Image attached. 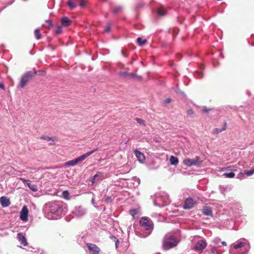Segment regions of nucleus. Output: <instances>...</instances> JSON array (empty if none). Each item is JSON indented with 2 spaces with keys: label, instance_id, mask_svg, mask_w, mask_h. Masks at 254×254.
Instances as JSON below:
<instances>
[{
  "label": "nucleus",
  "instance_id": "f257e3e1",
  "mask_svg": "<svg viewBox=\"0 0 254 254\" xmlns=\"http://www.w3.org/2000/svg\"><path fill=\"white\" fill-rule=\"evenodd\" d=\"M49 210L51 213L56 217H60L67 211V205L62 201H52L47 204Z\"/></svg>",
  "mask_w": 254,
  "mask_h": 254
},
{
  "label": "nucleus",
  "instance_id": "f03ea898",
  "mask_svg": "<svg viewBox=\"0 0 254 254\" xmlns=\"http://www.w3.org/2000/svg\"><path fill=\"white\" fill-rule=\"evenodd\" d=\"M153 201L154 205L159 207H164L171 202L168 194L164 191L156 192L153 198Z\"/></svg>",
  "mask_w": 254,
  "mask_h": 254
},
{
  "label": "nucleus",
  "instance_id": "7ed1b4c3",
  "mask_svg": "<svg viewBox=\"0 0 254 254\" xmlns=\"http://www.w3.org/2000/svg\"><path fill=\"white\" fill-rule=\"evenodd\" d=\"M178 241L173 236L166 235L163 243V247L164 250H169L176 247L178 244Z\"/></svg>",
  "mask_w": 254,
  "mask_h": 254
},
{
  "label": "nucleus",
  "instance_id": "20e7f679",
  "mask_svg": "<svg viewBox=\"0 0 254 254\" xmlns=\"http://www.w3.org/2000/svg\"><path fill=\"white\" fill-rule=\"evenodd\" d=\"M36 74L34 71H28L23 74L21 78L19 85L17 86L18 88H23L26 86L28 81Z\"/></svg>",
  "mask_w": 254,
  "mask_h": 254
},
{
  "label": "nucleus",
  "instance_id": "39448f33",
  "mask_svg": "<svg viewBox=\"0 0 254 254\" xmlns=\"http://www.w3.org/2000/svg\"><path fill=\"white\" fill-rule=\"evenodd\" d=\"M151 217L153 219H151L148 217L144 216V222H153V221H156L158 222H163L165 220L164 216L156 213H153L151 215Z\"/></svg>",
  "mask_w": 254,
  "mask_h": 254
},
{
  "label": "nucleus",
  "instance_id": "423d86ee",
  "mask_svg": "<svg viewBox=\"0 0 254 254\" xmlns=\"http://www.w3.org/2000/svg\"><path fill=\"white\" fill-rule=\"evenodd\" d=\"M183 163L187 167H191L192 166H199L201 164V162L199 161V157L198 156H196L193 159L190 158L184 159Z\"/></svg>",
  "mask_w": 254,
  "mask_h": 254
},
{
  "label": "nucleus",
  "instance_id": "0eeeda50",
  "mask_svg": "<svg viewBox=\"0 0 254 254\" xmlns=\"http://www.w3.org/2000/svg\"><path fill=\"white\" fill-rule=\"evenodd\" d=\"M196 203V201L192 197H190L185 199L183 208L184 209H190L194 207Z\"/></svg>",
  "mask_w": 254,
  "mask_h": 254
},
{
  "label": "nucleus",
  "instance_id": "6e6552de",
  "mask_svg": "<svg viewBox=\"0 0 254 254\" xmlns=\"http://www.w3.org/2000/svg\"><path fill=\"white\" fill-rule=\"evenodd\" d=\"M19 179L22 181L33 191H37L38 190L37 186L32 184L30 180L25 179L23 178H19Z\"/></svg>",
  "mask_w": 254,
  "mask_h": 254
},
{
  "label": "nucleus",
  "instance_id": "1a4fd4ad",
  "mask_svg": "<svg viewBox=\"0 0 254 254\" xmlns=\"http://www.w3.org/2000/svg\"><path fill=\"white\" fill-rule=\"evenodd\" d=\"M90 254H99L100 249L95 244L88 243L86 245Z\"/></svg>",
  "mask_w": 254,
  "mask_h": 254
},
{
  "label": "nucleus",
  "instance_id": "9d476101",
  "mask_svg": "<svg viewBox=\"0 0 254 254\" xmlns=\"http://www.w3.org/2000/svg\"><path fill=\"white\" fill-rule=\"evenodd\" d=\"M129 213L134 219H138L141 214V209L137 207L129 210Z\"/></svg>",
  "mask_w": 254,
  "mask_h": 254
},
{
  "label": "nucleus",
  "instance_id": "9b49d317",
  "mask_svg": "<svg viewBox=\"0 0 254 254\" xmlns=\"http://www.w3.org/2000/svg\"><path fill=\"white\" fill-rule=\"evenodd\" d=\"M72 213L77 217H81L83 216L85 213V209L81 206H76L74 210L72 211Z\"/></svg>",
  "mask_w": 254,
  "mask_h": 254
},
{
  "label": "nucleus",
  "instance_id": "f8f14e48",
  "mask_svg": "<svg viewBox=\"0 0 254 254\" xmlns=\"http://www.w3.org/2000/svg\"><path fill=\"white\" fill-rule=\"evenodd\" d=\"M29 210L26 205H24L20 212V218L23 221H27L28 220Z\"/></svg>",
  "mask_w": 254,
  "mask_h": 254
},
{
  "label": "nucleus",
  "instance_id": "ddd939ff",
  "mask_svg": "<svg viewBox=\"0 0 254 254\" xmlns=\"http://www.w3.org/2000/svg\"><path fill=\"white\" fill-rule=\"evenodd\" d=\"M96 150H97V149H95L91 151L87 152L86 153L76 158L74 160L76 163L77 164L78 163L80 162L85 160L86 158L91 155Z\"/></svg>",
  "mask_w": 254,
  "mask_h": 254
},
{
  "label": "nucleus",
  "instance_id": "4468645a",
  "mask_svg": "<svg viewBox=\"0 0 254 254\" xmlns=\"http://www.w3.org/2000/svg\"><path fill=\"white\" fill-rule=\"evenodd\" d=\"M207 244L204 240L198 241L194 245L193 249L196 251H201L205 248Z\"/></svg>",
  "mask_w": 254,
  "mask_h": 254
},
{
  "label": "nucleus",
  "instance_id": "2eb2a0df",
  "mask_svg": "<svg viewBox=\"0 0 254 254\" xmlns=\"http://www.w3.org/2000/svg\"><path fill=\"white\" fill-rule=\"evenodd\" d=\"M17 239L21 245L24 246L27 245V240L25 236H24L22 233L20 232L17 234Z\"/></svg>",
  "mask_w": 254,
  "mask_h": 254
},
{
  "label": "nucleus",
  "instance_id": "dca6fc26",
  "mask_svg": "<svg viewBox=\"0 0 254 254\" xmlns=\"http://www.w3.org/2000/svg\"><path fill=\"white\" fill-rule=\"evenodd\" d=\"M0 202L3 207H7L10 204L9 199L5 196H1L0 198Z\"/></svg>",
  "mask_w": 254,
  "mask_h": 254
},
{
  "label": "nucleus",
  "instance_id": "f3484780",
  "mask_svg": "<svg viewBox=\"0 0 254 254\" xmlns=\"http://www.w3.org/2000/svg\"><path fill=\"white\" fill-rule=\"evenodd\" d=\"M202 212L204 215L207 216H212V212L210 207L204 206L202 209Z\"/></svg>",
  "mask_w": 254,
  "mask_h": 254
},
{
  "label": "nucleus",
  "instance_id": "a211bd4d",
  "mask_svg": "<svg viewBox=\"0 0 254 254\" xmlns=\"http://www.w3.org/2000/svg\"><path fill=\"white\" fill-rule=\"evenodd\" d=\"M128 79H133L136 81H140L141 80V76L137 75L133 73L129 72L128 76L127 77Z\"/></svg>",
  "mask_w": 254,
  "mask_h": 254
},
{
  "label": "nucleus",
  "instance_id": "6ab92c4d",
  "mask_svg": "<svg viewBox=\"0 0 254 254\" xmlns=\"http://www.w3.org/2000/svg\"><path fill=\"white\" fill-rule=\"evenodd\" d=\"M157 13L159 16H164L166 15L167 12L165 8L162 6H159L157 9Z\"/></svg>",
  "mask_w": 254,
  "mask_h": 254
},
{
  "label": "nucleus",
  "instance_id": "aec40b11",
  "mask_svg": "<svg viewBox=\"0 0 254 254\" xmlns=\"http://www.w3.org/2000/svg\"><path fill=\"white\" fill-rule=\"evenodd\" d=\"M134 154L138 161L143 163V153L136 149L134 150Z\"/></svg>",
  "mask_w": 254,
  "mask_h": 254
},
{
  "label": "nucleus",
  "instance_id": "412c9836",
  "mask_svg": "<svg viewBox=\"0 0 254 254\" xmlns=\"http://www.w3.org/2000/svg\"><path fill=\"white\" fill-rule=\"evenodd\" d=\"M71 23V21L66 17L62 18L61 19V24L63 26H68Z\"/></svg>",
  "mask_w": 254,
  "mask_h": 254
},
{
  "label": "nucleus",
  "instance_id": "4be33fe9",
  "mask_svg": "<svg viewBox=\"0 0 254 254\" xmlns=\"http://www.w3.org/2000/svg\"><path fill=\"white\" fill-rule=\"evenodd\" d=\"M170 162L171 165L176 166L179 163L178 158L174 156H171L170 158Z\"/></svg>",
  "mask_w": 254,
  "mask_h": 254
},
{
  "label": "nucleus",
  "instance_id": "5701e85b",
  "mask_svg": "<svg viewBox=\"0 0 254 254\" xmlns=\"http://www.w3.org/2000/svg\"><path fill=\"white\" fill-rule=\"evenodd\" d=\"M194 76L197 79H201L203 76V74L201 71H196L194 73Z\"/></svg>",
  "mask_w": 254,
  "mask_h": 254
},
{
  "label": "nucleus",
  "instance_id": "b1692460",
  "mask_svg": "<svg viewBox=\"0 0 254 254\" xmlns=\"http://www.w3.org/2000/svg\"><path fill=\"white\" fill-rule=\"evenodd\" d=\"M122 8V6H117L112 10V12L114 14H117L121 11Z\"/></svg>",
  "mask_w": 254,
  "mask_h": 254
},
{
  "label": "nucleus",
  "instance_id": "393cba45",
  "mask_svg": "<svg viewBox=\"0 0 254 254\" xmlns=\"http://www.w3.org/2000/svg\"><path fill=\"white\" fill-rule=\"evenodd\" d=\"M226 123H225L224 124V127L222 129H219V128H214L213 130V132L215 134H218L221 131L225 130L226 129Z\"/></svg>",
  "mask_w": 254,
  "mask_h": 254
},
{
  "label": "nucleus",
  "instance_id": "a878e982",
  "mask_svg": "<svg viewBox=\"0 0 254 254\" xmlns=\"http://www.w3.org/2000/svg\"><path fill=\"white\" fill-rule=\"evenodd\" d=\"M76 164H77L76 163V162H75L74 159L72 160L68 161L65 162V165L66 166H74Z\"/></svg>",
  "mask_w": 254,
  "mask_h": 254
},
{
  "label": "nucleus",
  "instance_id": "bb28decb",
  "mask_svg": "<svg viewBox=\"0 0 254 254\" xmlns=\"http://www.w3.org/2000/svg\"><path fill=\"white\" fill-rule=\"evenodd\" d=\"M223 175L226 178H233L235 177V174L233 172H231L230 173H225Z\"/></svg>",
  "mask_w": 254,
  "mask_h": 254
},
{
  "label": "nucleus",
  "instance_id": "cd10ccee",
  "mask_svg": "<svg viewBox=\"0 0 254 254\" xmlns=\"http://www.w3.org/2000/svg\"><path fill=\"white\" fill-rule=\"evenodd\" d=\"M67 4L70 9H73L76 6V3L72 1L71 0H68L67 1Z\"/></svg>",
  "mask_w": 254,
  "mask_h": 254
},
{
  "label": "nucleus",
  "instance_id": "c85d7f7f",
  "mask_svg": "<svg viewBox=\"0 0 254 254\" xmlns=\"http://www.w3.org/2000/svg\"><path fill=\"white\" fill-rule=\"evenodd\" d=\"M62 196L66 199H70V197H69V193L68 192V191L67 190H64L63 192H62Z\"/></svg>",
  "mask_w": 254,
  "mask_h": 254
},
{
  "label": "nucleus",
  "instance_id": "c756f323",
  "mask_svg": "<svg viewBox=\"0 0 254 254\" xmlns=\"http://www.w3.org/2000/svg\"><path fill=\"white\" fill-rule=\"evenodd\" d=\"M34 33L37 39H40L41 38V35L39 29H35Z\"/></svg>",
  "mask_w": 254,
  "mask_h": 254
},
{
  "label": "nucleus",
  "instance_id": "7c9ffc66",
  "mask_svg": "<svg viewBox=\"0 0 254 254\" xmlns=\"http://www.w3.org/2000/svg\"><path fill=\"white\" fill-rule=\"evenodd\" d=\"M245 245V244L244 242H239L238 244L235 245L234 246V248L235 249H238L239 248H241L244 247Z\"/></svg>",
  "mask_w": 254,
  "mask_h": 254
},
{
  "label": "nucleus",
  "instance_id": "2f4dec72",
  "mask_svg": "<svg viewBox=\"0 0 254 254\" xmlns=\"http://www.w3.org/2000/svg\"><path fill=\"white\" fill-rule=\"evenodd\" d=\"M129 72H127V71H124V72H120L119 73V75L121 77H125V78H127L128 77V74H129Z\"/></svg>",
  "mask_w": 254,
  "mask_h": 254
},
{
  "label": "nucleus",
  "instance_id": "473e14b6",
  "mask_svg": "<svg viewBox=\"0 0 254 254\" xmlns=\"http://www.w3.org/2000/svg\"><path fill=\"white\" fill-rule=\"evenodd\" d=\"M152 224H153V223H144V229L147 231L149 230L150 228H152Z\"/></svg>",
  "mask_w": 254,
  "mask_h": 254
},
{
  "label": "nucleus",
  "instance_id": "72a5a7b5",
  "mask_svg": "<svg viewBox=\"0 0 254 254\" xmlns=\"http://www.w3.org/2000/svg\"><path fill=\"white\" fill-rule=\"evenodd\" d=\"M46 26L48 27V28H51V27H52L53 26V22L50 20H46Z\"/></svg>",
  "mask_w": 254,
  "mask_h": 254
},
{
  "label": "nucleus",
  "instance_id": "f704fd0d",
  "mask_svg": "<svg viewBox=\"0 0 254 254\" xmlns=\"http://www.w3.org/2000/svg\"><path fill=\"white\" fill-rule=\"evenodd\" d=\"M254 173V169H252V170H249V171H245V174H246L248 176H252Z\"/></svg>",
  "mask_w": 254,
  "mask_h": 254
},
{
  "label": "nucleus",
  "instance_id": "c9c22d12",
  "mask_svg": "<svg viewBox=\"0 0 254 254\" xmlns=\"http://www.w3.org/2000/svg\"><path fill=\"white\" fill-rule=\"evenodd\" d=\"M112 239H114V240L115 241L116 248H117L118 247V245L119 244V242L118 239L114 236H112Z\"/></svg>",
  "mask_w": 254,
  "mask_h": 254
},
{
  "label": "nucleus",
  "instance_id": "e433bc0d",
  "mask_svg": "<svg viewBox=\"0 0 254 254\" xmlns=\"http://www.w3.org/2000/svg\"><path fill=\"white\" fill-rule=\"evenodd\" d=\"M111 28V24L110 23H108L107 27L105 28L104 30L105 32H108L110 31Z\"/></svg>",
  "mask_w": 254,
  "mask_h": 254
},
{
  "label": "nucleus",
  "instance_id": "4c0bfd02",
  "mask_svg": "<svg viewBox=\"0 0 254 254\" xmlns=\"http://www.w3.org/2000/svg\"><path fill=\"white\" fill-rule=\"evenodd\" d=\"M62 32V26H58L55 31V33L56 34H61Z\"/></svg>",
  "mask_w": 254,
  "mask_h": 254
},
{
  "label": "nucleus",
  "instance_id": "58836bf2",
  "mask_svg": "<svg viewBox=\"0 0 254 254\" xmlns=\"http://www.w3.org/2000/svg\"><path fill=\"white\" fill-rule=\"evenodd\" d=\"M228 169L232 171H236L237 170V167L236 166H231L227 167Z\"/></svg>",
  "mask_w": 254,
  "mask_h": 254
},
{
  "label": "nucleus",
  "instance_id": "ea45409f",
  "mask_svg": "<svg viewBox=\"0 0 254 254\" xmlns=\"http://www.w3.org/2000/svg\"><path fill=\"white\" fill-rule=\"evenodd\" d=\"M41 138L43 139L44 140H46L47 141H50V140H53V137H50L47 136H41Z\"/></svg>",
  "mask_w": 254,
  "mask_h": 254
},
{
  "label": "nucleus",
  "instance_id": "a19ab883",
  "mask_svg": "<svg viewBox=\"0 0 254 254\" xmlns=\"http://www.w3.org/2000/svg\"><path fill=\"white\" fill-rule=\"evenodd\" d=\"M101 173H98L97 174H95L93 177V179H92V183H94L96 182V180H97V178L99 176V174H100Z\"/></svg>",
  "mask_w": 254,
  "mask_h": 254
},
{
  "label": "nucleus",
  "instance_id": "79ce46f5",
  "mask_svg": "<svg viewBox=\"0 0 254 254\" xmlns=\"http://www.w3.org/2000/svg\"><path fill=\"white\" fill-rule=\"evenodd\" d=\"M137 41L140 46H143V39L141 37H138L137 39Z\"/></svg>",
  "mask_w": 254,
  "mask_h": 254
},
{
  "label": "nucleus",
  "instance_id": "37998d69",
  "mask_svg": "<svg viewBox=\"0 0 254 254\" xmlns=\"http://www.w3.org/2000/svg\"><path fill=\"white\" fill-rule=\"evenodd\" d=\"M209 109H208L207 107H203V109H202V111L203 112H204L205 113H207L208 114L209 113Z\"/></svg>",
  "mask_w": 254,
  "mask_h": 254
},
{
  "label": "nucleus",
  "instance_id": "c03bdc74",
  "mask_svg": "<svg viewBox=\"0 0 254 254\" xmlns=\"http://www.w3.org/2000/svg\"><path fill=\"white\" fill-rule=\"evenodd\" d=\"M193 114V111L191 109H189L187 111V114L188 116H191Z\"/></svg>",
  "mask_w": 254,
  "mask_h": 254
},
{
  "label": "nucleus",
  "instance_id": "a18cd8bd",
  "mask_svg": "<svg viewBox=\"0 0 254 254\" xmlns=\"http://www.w3.org/2000/svg\"><path fill=\"white\" fill-rule=\"evenodd\" d=\"M171 101V99L169 98H166L165 100H164V103L165 104H167L168 103H170Z\"/></svg>",
  "mask_w": 254,
  "mask_h": 254
},
{
  "label": "nucleus",
  "instance_id": "49530a36",
  "mask_svg": "<svg viewBox=\"0 0 254 254\" xmlns=\"http://www.w3.org/2000/svg\"><path fill=\"white\" fill-rule=\"evenodd\" d=\"M111 201V196H107L105 199V201L107 203L110 202Z\"/></svg>",
  "mask_w": 254,
  "mask_h": 254
},
{
  "label": "nucleus",
  "instance_id": "de8ad7c7",
  "mask_svg": "<svg viewBox=\"0 0 254 254\" xmlns=\"http://www.w3.org/2000/svg\"><path fill=\"white\" fill-rule=\"evenodd\" d=\"M135 120L136 121H137V122L138 123H139L140 124H143V120L142 119H139V118H135Z\"/></svg>",
  "mask_w": 254,
  "mask_h": 254
},
{
  "label": "nucleus",
  "instance_id": "09e8293b",
  "mask_svg": "<svg viewBox=\"0 0 254 254\" xmlns=\"http://www.w3.org/2000/svg\"><path fill=\"white\" fill-rule=\"evenodd\" d=\"M15 0H11L10 1L7 3L6 5L4 6V8L6 7L8 5H10L13 3Z\"/></svg>",
  "mask_w": 254,
  "mask_h": 254
},
{
  "label": "nucleus",
  "instance_id": "8fccbe9b",
  "mask_svg": "<svg viewBox=\"0 0 254 254\" xmlns=\"http://www.w3.org/2000/svg\"><path fill=\"white\" fill-rule=\"evenodd\" d=\"M153 141L156 142H160V138H157V137H154L153 138Z\"/></svg>",
  "mask_w": 254,
  "mask_h": 254
},
{
  "label": "nucleus",
  "instance_id": "3c124183",
  "mask_svg": "<svg viewBox=\"0 0 254 254\" xmlns=\"http://www.w3.org/2000/svg\"><path fill=\"white\" fill-rule=\"evenodd\" d=\"M79 5L81 6H84L85 5V3L84 1H81L80 3H79Z\"/></svg>",
  "mask_w": 254,
  "mask_h": 254
},
{
  "label": "nucleus",
  "instance_id": "603ef678",
  "mask_svg": "<svg viewBox=\"0 0 254 254\" xmlns=\"http://www.w3.org/2000/svg\"><path fill=\"white\" fill-rule=\"evenodd\" d=\"M0 88L3 90H5V87L3 83H0Z\"/></svg>",
  "mask_w": 254,
  "mask_h": 254
},
{
  "label": "nucleus",
  "instance_id": "864d4df0",
  "mask_svg": "<svg viewBox=\"0 0 254 254\" xmlns=\"http://www.w3.org/2000/svg\"><path fill=\"white\" fill-rule=\"evenodd\" d=\"M150 234V232H144V234H143V236H144V237L146 236H148L149 234Z\"/></svg>",
  "mask_w": 254,
  "mask_h": 254
},
{
  "label": "nucleus",
  "instance_id": "5fc2aeb1",
  "mask_svg": "<svg viewBox=\"0 0 254 254\" xmlns=\"http://www.w3.org/2000/svg\"><path fill=\"white\" fill-rule=\"evenodd\" d=\"M222 245H223V246H227V243H226V242H222Z\"/></svg>",
  "mask_w": 254,
  "mask_h": 254
},
{
  "label": "nucleus",
  "instance_id": "6e6d98bb",
  "mask_svg": "<svg viewBox=\"0 0 254 254\" xmlns=\"http://www.w3.org/2000/svg\"><path fill=\"white\" fill-rule=\"evenodd\" d=\"M141 6H142V4H139L138 5V6L137 7V8L138 9V8H140Z\"/></svg>",
  "mask_w": 254,
  "mask_h": 254
},
{
  "label": "nucleus",
  "instance_id": "4d7b16f0",
  "mask_svg": "<svg viewBox=\"0 0 254 254\" xmlns=\"http://www.w3.org/2000/svg\"><path fill=\"white\" fill-rule=\"evenodd\" d=\"M91 202L93 204H94V198H92V200H91Z\"/></svg>",
  "mask_w": 254,
  "mask_h": 254
},
{
  "label": "nucleus",
  "instance_id": "13d9d810",
  "mask_svg": "<svg viewBox=\"0 0 254 254\" xmlns=\"http://www.w3.org/2000/svg\"><path fill=\"white\" fill-rule=\"evenodd\" d=\"M142 220H143V217H141L139 221V223H141V222H142Z\"/></svg>",
  "mask_w": 254,
  "mask_h": 254
},
{
  "label": "nucleus",
  "instance_id": "bf43d9fd",
  "mask_svg": "<svg viewBox=\"0 0 254 254\" xmlns=\"http://www.w3.org/2000/svg\"><path fill=\"white\" fill-rule=\"evenodd\" d=\"M38 254H43L42 251H39L38 252Z\"/></svg>",
  "mask_w": 254,
  "mask_h": 254
},
{
  "label": "nucleus",
  "instance_id": "052dcab7",
  "mask_svg": "<svg viewBox=\"0 0 254 254\" xmlns=\"http://www.w3.org/2000/svg\"><path fill=\"white\" fill-rule=\"evenodd\" d=\"M146 39H144V45L146 43Z\"/></svg>",
  "mask_w": 254,
  "mask_h": 254
},
{
  "label": "nucleus",
  "instance_id": "680f3d73",
  "mask_svg": "<svg viewBox=\"0 0 254 254\" xmlns=\"http://www.w3.org/2000/svg\"><path fill=\"white\" fill-rule=\"evenodd\" d=\"M139 224H140V225L141 226H143V223H139Z\"/></svg>",
  "mask_w": 254,
  "mask_h": 254
},
{
  "label": "nucleus",
  "instance_id": "e2e57ef3",
  "mask_svg": "<svg viewBox=\"0 0 254 254\" xmlns=\"http://www.w3.org/2000/svg\"><path fill=\"white\" fill-rule=\"evenodd\" d=\"M49 144H50V145H52V144H52V143H49Z\"/></svg>",
  "mask_w": 254,
  "mask_h": 254
},
{
  "label": "nucleus",
  "instance_id": "0e129e2a",
  "mask_svg": "<svg viewBox=\"0 0 254 254\" xmlns=\"http://www.w3.org/2000/svg\"><path fill=\"white\" fill-rule=\"evenodd\" d=\"M23 230V228H22V227H21V228L20 230Z\"/></svg>",
  "mask_w": 254,
  "mask_h": 254
},
{
  "label": "nucleus",
  "instance_id": "69168bd1",
  "mask_svg": "<svg viewBox=\"0 0 254 254\" xmlns=\"http://www.w3.org/2000/svg\"><path fill=\"white\" fill-rule=\"evenodd\" d=\"M143 158H144V160H145V156H144L143 157Z\"/></svg>",
  "mask_w": 254,
  "mask_h": 254
}]
</instances>
